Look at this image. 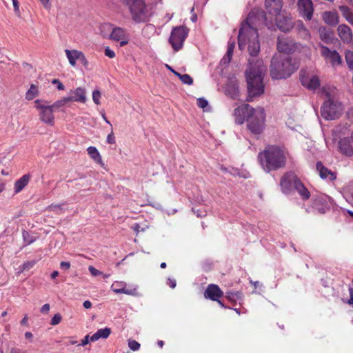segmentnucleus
Returning <instances> with one entry per match:
<instances>
[{
  "instance_id": "obj_1",
  "label": "nucleus",
  "mask_w": 353,
  "mask_h": 353,
  "mask_svg": "<svg viewBox=\"0 0 353 353\" xmlns=\"http://www.w3.org/2000/svg\"><path fill=\"white\" fill-rule=\"evenodd\" d=\"M248 41V51L251 57L248 59L245 72L247 82V101H252L264 93L263 77L267 70L261 59H256L260 52V42L256 29H254L248 21L242 24L239 31L238 46L243 50Z\"/></svg>"
},
{
  "instance_id": "obj_2",
  "label": "nucleus",
  "mask_w": 353,
  "mask_h": 353,
  "mask_svg": "<svg viewBox=\"0 0 353 353\" xmlns=\"http://www.w3.org/2000/svg\"><path fill=\"white\" fill-rule=\"evenodd\" d=\"M258 159L265 172L276 171L285 167L287 157L284 150L276 145H268L258 154Z\"/></svg>"
},
{
  "instance_id": "obj_3",
  "label": "nucleus",
  "mask_w": 353,
  "mask_h": 353,
  "mask_svg": "<svg viewBox=\"0 0 353 353\" xmlns=\"http://www.w3.org/2000/svg\"><path fill=\"white\" fill-rule=\"evenodd\" d=\"M299 68V62L290 56L276 54L272 57L270 73L273 79H287Z\"/></svg>"
},
{
  "instance_id": "obj_4",
  "label": "nucleus",
  "mask_w": 353,
  "mask_h": 353,
  "mask_svg": "<svg viewBox=\"0 0 353 353\" xmlns=\"http://www.w3.org/2000/svg\"><path fill=\"white\" fill-rule=\"evenodd\" d=\"M265 112L263 108L254 110V113L247 121L248 130L254 135H259L265 128Z\"/></svg>"
},
{
  "instance_id": "obj_5",
  "label": "nucleus",
  "mask_w": 353,
  "mask_h": 353,
  "mask_svg": "<svg viewBox=\"0 0 353 353\" xmlns=\"http://www.w3.org/2000/svg\"><path fill=\"white\" fill-rule=\"evenodd\" d=\"M128 6L132 18L136 23L145 22L147 17L145 4L143 0H123Z\"/></svg>"
},
{
  "instance_id": "obj_6",
  "label": "nucleus",
  "mask_w": 353,
  "mask_h": 353,
  "mask_svg": "<svg viewBox=\"0 0 353 353\" xmlns=\"http://www.w3.org/2000/svg\"><path fill=\"white\" fill-rule=\"evenodd\" d=\"M341 112V103L330 98L324 101L321 108V116L325 120H334L339 118Z\"/></svg>"
},
{
  "instance_id": "obj_7",
  "label": "nucleus",
  "mask_w": 353,
  "mask_h": 353,
  "mask_svg": "<svg viewBox=\"0 0 353 353\" xmlns=\"http://www.w3.org/2000/svg\"><path fill=\"white\" fill-rule=\"evenodd\" d=\"M188 33L189 29L184 26L173 28L168 41L175 52H178L183 48Z\"/></svg>"
},
{
  "instance_id": "obj_8",
  "label": "nucleus",
  "mask_w": 353,
  "mask_h": 353,
  "mask_svg": "<svg viewBox=\"0 0 353 353\" xmlns=\"http://www.w3.org/2000/svg\"><path fill=\"white\" fill-rule=\"evenodd\" d=\"M35 108L39 110V119L44 123L53 126L54 124V112L48 101L37 99L34 101Z\"/></svg>"
},
{
  "instance_id": "obj_9",
  "label": "nucleus",
  "mask_w": 353,
  "mask_h": 353,
  "mask_svg": "<svg viewBox=\"0 0 353 353\" xmlns=\"http://www.w3.org/2000/svg\"><path fill=\"white\" fill-rule=\"evenodd\" d=\"M332 199L326 194H316L312 196V208L320 214H325L330 210Z\"/></svg>"
},
{
  "instance_id": "obj_10",
  "label": "nucleus",
  "mask_w": 353,
  "mask_h": 353,
  "mask_svg": "<svg viewBox=\"0 0 353 353\" xmlns=\"http://www.w3.org/2000/svg\"><path fill=\"white\" fill-rule=\"evenodd\" d=\"M297 180H299V178L294 172L290 171L285 173L280 181L283 193L291 194L294 192V188Z\"/></svg>"
},
{
  "instance_id": "obj_11",
  "label": "nucleus",
  "mask_w": 353,
  "mask_h": 353,
  "mask_svg": "<svg viewBox=\"0 0 353 353\" xmlns=\"http://www.w3.org/2000/svg\"><path fill=\"white\" fill-rule=\"evenodd\" d=\"M254 108L249 104H243L234 110V116L235 117L234 122L236 124L241 125L254 113Z\"/></svg>"
},
{
  "instance_id": "obj_12",
  "label": "nucleus",
  "mask_w": 353,
  "mask_h": 353,
  "mask_svg": "<svg viewBox=\"0 0 353 353\" xmlns=\"http://www.w3.org/2000/svg\"><path fill=\"white\" fill-rule=\"evenodd\" d=\"M300 81L303 86L310 90H316L320 86V81L316 75L310 77L303 70L300 72Z\"/></svg>"
},
{
  "instance_id": "obj_13",
  "label": "nucleus",
  "mask_w": 353,
  "mask_h": 353,
  "mask_svg": "<svg viewBox=\"0 0 353 353\" xmlns=\"http://www.w3.org/2000/svg\"><path fill=\"white\" fill-rule=\"evenodd\" d=\"M319 46L321 49V55L325 59H329L332 65L341 64V57L336 50H331L328 47L321 43Z\"/></svg>"
},
{
  "instance_id": "obj_14",
  "label": "nucleus",
  "mask_w": 353,
  "mask_h": 353,
  "mask_svg": "<svg viewBox=\"0 0 353 353\" xmlns=\"http://www.w3.org/2000/svg\"><path fill=\"white\" fill-rule=\"evenodd\" d=\"M274 16L276 25L281 32H289L294 28V23L290 17L281 14V12Z\"/></svg>"
},
{
  "instance_id": "obj_15",
  "label": "nucleus",
  "mask_w": 353,
  "mask_h": 353,
  "mask_svg": "<svg viewBox=\"0 0 353 353\" xmlns=\"http://www.w3.org/2000/svg\"><path fill=\"white\" fill-rule=\"evenodd\" d=\"M297 6L301 14L306 17L307 20H310L314 12L312 0H298Z\"/></svg>"
},
{
  "instance_id": "obj_16",
  "label": "nucleus",
  "mask_w": 353,
  "mask_h": 353,
  "mask_svg": "<svg viewBox=\"0 0 353 353\" xmlns=\"http://www.w3.org/2000/svg\"><path fill=\"white\" fill-rule=\"evenodd\" d=\"M223 296V292L216 284H209L204 292V297L213 301H218V299Z\"/></svg>"
},
{
  "instance_id": "obj_17",
  "label": "nucleus",
  "mask_w": 353,
  "mask_h": 353,
  "mask_svg": "<svg viewBox=\"0 0 353 353\" xmlns=\"http://www.w3.org/2000/svg\"><path fill=\"white\" fill-rule=\"evenodd\" d=\"M85 89L78 87L75 90H70V95L66 97L69 102L74 101V102H80V103H85L86 101V95H85Z\"/></svg>"
},
{
  "instance_id": "obj_18",
  "label": "nucleus",
  "mask_w": 353,
  "mask_h": 353,
  "mask_svg": "<svg viewBox=\"0 0 353 353\" xmlns=\"http://www.w3.org/2000/svg\"><path fill=\"white\" fill-rule=\"evenodd\" d=\"M283 7V0H265V8L271 15H278Z\"/></svg>"
},
{
  "instance_id": "obj_19",
  "label": "nucleus",
  "mask_w": 353,
  "mask_h": 353,
  "mask_svg": "<svg viewBox=\"0 0 353 353\" xmlns=\"http://www.w3.org/2000/svg\"><path fill=\"white\" fill-rule=\"evenodd\" d=\"M316 170L322 179H327L333 181L336 179V174L325 167L321 161H317L316 164Z\"/></svg>"
},
{
  "instance_id": "obj_20",
  "label": "nucleus",
  "mask_w": 353,
  "mask_h": 353,
  "mask_svg": "<svg viewBox=\"0 0 353 353\" xmlns=\"http://www.w3.org/2000/svg\"><path fill=\"white\" fill-rule=\"evenodd\" d=\"M352 141V139L351 137H344L339 140V148L341 153L347 157L353 156V145Z\"/></svg>"
},
{
  "instance_id": "obj_21",
  "label": "nucleus",
  "mask_w": 353,
  "mask_h": 353,
  "mask_svg": "<svg viewBox=\"0 0 353 353\" xmlns=\"http://www.w3.org/2000/svg\"><path fill=\"white\" fill-rule=\"evenodd\" d=\"M296 49V46L295 43H292V42H289L285 40H281L279 37H278L277 50L279 52L284 53L285 55L289 56V54L294 52Z\"/></svg>"
},
{
  "instance_id": "obj_22",
  "label": "nucleus",
  "mask_w": 353,
  "mask_h": 353,
  "mask_svg": "<svg viewBox=\"0 0 353 353\" xmlns=\"http://www.w3.org/2000/svg\"><path fill=\"white\" fill-rule=\"evenodd\" d=\"M319 37L322 41L329 44L332 43L334 39V32L325 26H321L318 30Z\"/></svg>"
},
{
  "instance_id": "obj_23",
  "label": "nucleus",
  "mask_w": 353,
  "mask_h": 353,
  "mask_svg": "<svg viewBox=\"0 0 353 353\" xmlns=\"http://www.w3.org/2000/svg\"><path fill=\"white\" fill-rule=\"evenodd\" d=\"M338 34L344 43H350L352 39V33L350 28L345 25L341 24L337 28Z\"/></svg>"
},
{
  "instance_id": "obj_24",
  "label": "nucleus",
  "mask_w": 353,
  "mask_h": 353,
  "mask_svg": "<svg viewBox=\"0 0 353 353\" xmlns=\"http://www.w3.org/2000/svg\"><path fill=\"white\" fill-rule=\"evenodd\" d=\"M323 19L325 23L331 26H336L339 23V17L336 12H325L323 14Z\"/></svg>"
},
{
  "instance_id": "obj_25",
  "label": "nucleus",
  "mask_w": 353,
  "mask_h": 353,
  "mask_svg": "<svg viewBox=\"0 0 353 353\" xmlns=\"http://www.w3.org/2000/svg\"><path fill=\"white\" fill-rule=\"evenodd\" d=\"M225 297L232 304L239 303L243 301V294L241 291L228 290L225 293Z\"/></svg>"
},
{
  "instance_id": "obj_26",
  "label": "nucleus",
  "mask_w": 353,
  "mask_h": 353,
  "mask_svg": "<svg viewBox=\"0 0 353 353\" xmlns=\"http://www.w3.org/2000/svg\"><path fill=\"white\" fill-rule=\"evenodd\" d=\"M296 190L303 201L308 200L311 196L310 191L307 189L303 182L299 179L296 181L294 191Z\"/></svg>"
},
{
  "instance_id": "obj_27",
  "label": "nucleus",
  "mask_w": 353,
  "mask_h": 353,
  "mask_svg": "<svg viewBox=\"0 0 353 353\" xmlns=\"http://www.w3.org/2000/svg\"><path fill=\"white\" fill-rule=\"evenodd\" d=\"M111 329L109 327H105L98 330L92 336H90V341L94 342L100 339H107L111 334Z\"/></svg>"
},
{
  "instance_id": "obj_28",
  "label": "nucleus",
  "mask_w": 353,
  "mask_h": 353,
  "mask_svg": "<svg viewBox=\"0 0 353 353\" xmlns=\"http://www.w3.org/2000/svg\"><path fill=\"white\" fill-rule=\"evenodd\" d=\"M30 179V174H26L18 179L14 183V192L19 193L21 192L29 182Z\"/></svg>"
},
{
  "instance_id": "obj_29",
  "label": "nucleus",
  "mask_w": 353,
  "mask_h": 353,
  "mask_svg": "<svg viewBox=\"0 0 353 353\" xmlns=\"http://www.w3.org/2000/svg\"><path fill=\"white\" fill-rule=\"evenodd\" d=\"M239 87L236 83L230 82L227 84L225 88V94L232 99H236L239 96Z\"/></svg>"
},
{
  "instance_id": "obj_30",
  "label": "nucleus",
  "mask_w": 353,
  "mask_h": 353,
  "mask_svg": "<svg viewBox=\"0 0 353 353\" xmlns=\"http://www.w3.org/2000/svg\"><path fill=\"white\" fill-rule=\"evenodd\" d=\"M125 36V30L121 28L116 27L112 29V32L110 35V39L119 41L121 39H123Z\"/></svg>"
},
{
  "instance_id": "obj_31",
  "label": "nucleus",
  "mask_w": 353,
  "mask_h": 353,
  "mask_svg": "<svg viewBox=\"0 0 353 353\" xmlns=\"http://www.w3.org/2000/svg\"><path fill=\"white\" fill-rule=\"evenodd\" d=\"M88 154L90 157L97 163L102 165V159L98 151V150L94 146H90L87 148Z\"/></svg>"
},
{
  "instance_id": "obj_32",
  "label": "nucleus",
  "mask_w": 353,
  "mask_h": 353,
  "mask_svg": "<svg viewBox=\"0 0 353 353\" xmlns=\"http://www.w3.org/2000/svg\"><path fill=\"white\" fill-rule=\"evenodd\" d=\"M69 103H70L69 101L68 100L67 97H65L62 98L60 100H57L53 104L50 105V106L52 107V108L53 109V110L54 112H59V111L63 112L64 107Z\"/></svg>"
},
{
  "instance_id": "obj_33",
  "label": "nucleus",
  "mask_w": 353,
  "mask_h": 353,
  "mask_svg": "<svg viewBox=\"0 0 353 353\" xmlns=\"http://www.w3.org/2000/svg\"><path fill=\"white\" fill-rule=\"evenodd\" d=\"M65 52L67 58L68 59L69 63H70V65L72 66L75 65L76 60H79L80 51H78L76 50H65Z\"/></svg>"
},
{
  "instance_id": "obj_34",
  "label": "nucleus",
  "mask_w": 353,
  "mask_h": 353,
  "mask_svg": "<svg viewBox=\"0 0 353 353\" xmlns=\"http://www.w3.org/2000/svg\"><path fill=\"white\" fill-rule=\"evenodd\" d=\"M339 10L341 12L343 16L345 18V19L353 26V13L351 12L349 7L346 6H340L339 7Z\"/></svg>"
},
{
  "instance_id": "obj_35",
  "label": "nucleus",
  "mask_w": 353,
  "mask_h": 353,
  "mask_svg": "<svg viewBox=\"0 0 353 353\" xmlns=\"http://www.w3.org/2000/svg\"><path fill=\"white\" fill-rule=\"evenodd\" d=\"M39 94V90L37 87L34 85L31 84L29 90L27 91L26 94V99L27 100H32Z\"/></svg>"
},
{
  "instance_id": "obj_36",
  "label": "nucleus",
  "mask_w": 353,
  "mask_h": 353,
  "mask_svg": "<svg viewBox=\"0 0 353 353\" xmlns=\"http://www.w3.org/2000/svg\"><path fill=\"white\" fill-rule=\"evenodd\" d=\"M22 237L26 245H30L36 241V237L31 235L29 232L23 230Z\"/></svg>"
},
{
  "instance_id": "obj_37",
  "label": "nucleus",
  "mask_w": 353,
  "mask_h": 353,
  "mask_svg": "<svg viewBox=\"0 0 353 353\" xmlns=\"http://www.w3.org/2000/svg\"><path fill=\"white\" fill-rule=\"evenodd\" d=\"M345 59L347 63V65L350 70H353V52L350 50H347L345 54Z\"/></svg>"
},
{
  "instance_id": "obj_38",
  "label": "nucleus",
  "mask_w": 353,
  "mask_h": 353,
  "mask_svg": "<svg viewBox=\"0 0 353 353\" xmlns=\"http://www.w3.org/2000/svg\"><path fill=\"white\" fill-rule=\"evenodd\" d=\"M234 47H235V41H231V39H230L228 42V49H227V52L225 54L226 56H228V57H231V58L232 57Z\"/></svg>"
},
{
  "instance_id": "obj_39",
  "label": "nucleus",
  "mask_w": 353,
  "mask_h": 353,
  "mask_svg": "<svg viewBox=\"0 0 353 353\" xmlns=\"http://www.w3.org/2000/svg\"><path fill=\"white\" fill-rule=\"evenodd\" d=\"M140 343H138L137 341L133 339H129L128 340V347L130 350L132 351H137L140 348Z\"/></svg>"
},
{
  "instance_id": "obj_40",
  "label": "nucleus",
  "mask_w": 353,
  "mask_h": 353,
  "mask_svg": "<svg viewBox=\"0 0 353 353\" xmlns=\"http://www.w3.org/2000/svg\"><path fill=\"white\" fill-rule=\"evenodd\" d=\"M181 81L186 85H192L193 83V79L188 74H183L181 76Z\"/></svg>"
},
{
  "instance_id": "obj_41",
  "label": "nucleus",
  "mask_w": 353,
  "mask_h": 353,
  "mask_svg": "<svg viewBox=\"0 0 353 353\" xmlns=\"http://www.w3.org/2000/svg\"><path fill=\"white\" fill-rule=\"evenodd\" d=\"M62 206L63 205L61 204H52L48 206V210L50 211L54 212L57 214H59V212L63 210Z\"/></svg>"
},
{
  "instance_id": "obj_42",
  "label": "nucleus",
  "mask_w": 353,
  "mask_h": 353,
  "mask_svg": "<svg viewBox=\"0 0 353 353\" xmlns=\"http://www.w3.org/2000/svg\"><path fill=\"white\" fill-rule=\"evenodd\" d=\"M196 104H197L198 107H199L202 109L205 108L209 105L208 101L205 98H203V97L199 98L197 99Z\"/></svg>"
},
{
  "instance_id": "obj_43",
  "label": "nucleus",
  "mask_w": 353,
  "mask_h": 353,
  "mask_svg": "<svg viewBox=\"0 0 353 353\" xmlns=\"http://www.w3.org/2000/svg\"><path fill=\"white\" fill-rule=\"evenodd\" d=\"M36 264V261H28L25 262L22 265V270H29L31 268L34 267V265Z\"/></svg>"
},
{
  "instance_id": "obj_44",
  "label": "nucleus",
  "mask_w": 353,
  "mask_h": 353,
  "mask_svg": "<svg viewBox=\"0 0 353 353\" xmlns=\"http://www.w3.org/2000/svg\"><path fill=\"white\" fill-rule=\"evenodd\" d=\"M101 92L98 90H94L92 92V99L95 104H100Z\"/></svg>"
},
{
  "instance_id": "obj_45",
  "label": "nucleus",
  "mask_w": 353,
  "mask_h": 353,
  "mask_svg": "<svg viewBox=\"0 0 353 353\" xmlns=\"http://www.w3.org/2000/svg\"><path fill=\"white\" fill-rule=\"evenodd\" d=\"M62 319V316L59 313H57L53 316V317L51 319L50 324L52 325H58Z\"/></svg>"
},
{
  "instance_id": "obj_46",
  "label": "nucleus",
  "mask_w": 353,
  "mask_h": 353,
  "mask_svg": "<svg viewBox=\"0 0 353 353\" xmlns=\"http://www.w3.org/2000/svg\"><path fill=\"white\" fill-rule=\"evenodd\" d=\"M52 83L57 85L58 90H63L65 89L64 85L58 79H54L52 80Z\"/></svg>"
},
{
  "instance_id": "obj_47",
  "label": "nucleus",
  "mask_w": 353,
  "mask_h": 353,
  "mask_svg": "<svg viewBox=\"0 0 353 353\" xmlns=\"http://www.w3.org/2000/svg\"><path fill=\"white\" fill-rule=\"evenodd\" d=\"M88 270L93 276H97L103 274L102 272L99 271V270L96 269L92 265L89 266Z\"/></svg>"
},
{
  "instance_id": "obj_48",
  "label": "nucleus",
  "mask_w": 353,
  "mask_h": 353,
  "mask_svg": "<svg viewBox=\"0 0 353 353\" xmlns=\"http://www.w3.org/2000/svg\"><path fill=\"white\" fill-rule=\"evenodd\" d=\"M79 60L85 67L88 65V61L85 58L84 54L81 52H79Z\"/></svg>"
},
{
  "instance_id": "obj_49",
  "label": "nucleus",
  "mask_w": 353,
  "mask_h": 353,
  "mask_svg": "<svg viewBox=\"0 0 353 353\" xmlns=\"http://www.w3.org/2000/svg\"><path fill=\"white\" fill-rule=\"evenodd\" d=\"M104 54L109 58H114L115 57L114 52L111 50L109 47L105 48Z\"/></svg>"
},
{
  "instance_id": "obj_50",
  "label": "nucleus",
  "mask_w": 353,
  "mask_h": 353,
  "mask_svg": "<svg viewBox=\"0 0 353 353\" xmlns=\"http://www.w3.org/2000/svg\"><path fill=\"white\" fill-rule=\"evenodd\" d=\"M106 141L110 144L115 143V137L112 131L108 135Z\"/></svg>"
},
{
  "instance_id": "obj_51",
  "label": "nucleus",
  "mask_w": 353,
  "mask_h": 353,
  "mask_svg": "<svg viewBox=\"0 0 353 353\" xmlns=\"http://www.w3.org/2000/svg\"><path fill=\"white\" fill-rule=\"evenodd\" d=\"M137 288H134L132 289H129L125 288L124 294H128V295H136L137 294Z\"/></svg>"
},
{
  "instance_id": "obj_52",
  "label": "nucleus",
  "mask_w": 353,
  "mask_h": 353,
  "mask_svg": "<svg viewBox=\"0 0 353 353\" xmlns=\"http://www.w3.org/2000/svg\"><path fill=\"white\" fill-rule=\"evenodd\" d=\"M13 6H14V10L15 13L19 16L20 14V10H19V3L18 2V0H12Z\"/></svg>"
},
{
  "instance_id": "obj_53",
  "label": "nucleus",
  "mask_w": 353,
  "mask_h": 353,
  "mask_svg": "<svg viewBox=\"0 0 353 353\" xmlns=\"http://www.w3.org/2000/svg\"><path fill=\"white\" fill-rule=\"evenodd\" d=\"M132 229H133V230L134 232H136L137 233H139V232H143L144 231V228H141V225L139 223H134L132 226Z\"/></svg>"
},
{
  "instance_id": "obj_54",
  "label": "nucleus",
  "mask_w": 353,
  "mask_h": 353,
  "mask_svg": "<svg viewBox=\"0 0 353 353\" xmlns=\"http://www.w3.org/2000/svg\"><path fill=\"white\" fill-rule=\"evenodd\" d=\"M350 299L346 301L349 305H353V288H349Z\"/></svg>"
},
{
  "instance_id": "obj_55",
  "label": "nucleus",
  "mask_w": 353,
  "mask_h": 353,
  "mask_svg": "<svg viewBox=\"0 0 353 353\" xmlns=\"http://www.w3.org/2000/svg\"><path fill=\"white\" fill-rule=\"evenodd\" d=\"M232 58L228 57L226 54L221 59L220 63L221 65H228L231 61Z\"/></svg>"
},
{
  "instance_id": "obj_56",
  "label": "nucleus",
  "mask_w": 353,
  "mask_h": 353,
  "mask_svg": "<svg viewBox=\"0 0 353 353\" xmlns=\"http://www.w3.org/2000/svg\"><path fill=\"white\" fill-rule=\"evenodd\" d=\"M60 267L63 270H68L70 268V263L68 261H61L60 263Z\"/></svg>"
},
{
  "instance_id": "obj_57",
  "label": "nucleus",
  "mask_w": 353,
  "mask_h": 353,
  "mask_svg": "<svg viewBox=\"0 0 353 353\" xmlns=\"http://www.w3.org/2000/svg\"><path fill=\"white\" fill-rule=\"evenodd\" d=\"M50 304H48V303H46V304H44V305L41 307V308L40 311H41V313H43V314H45V313H48V311L50 310Z\"/></svg>"
},
{
  "instance_id": "obj_58",
  "label": "nucleus",
  "mask_w": 353,
  "mask_h": 353,
  "mask_svg": "<svg viewBox=\"0 0 353 353\" xmlns=\"http://www.w3.org/2000/svg\"><path fill=\"white\" fill-rule=\"evenodd\" d=\"M168 285L172 289L175 288L176 285V282L175 279H168Z\"/></svg>"
},
{
  "instance_id": "obj_59",
  "label": "nucleus",
  "mask_w": 353,
  "mask_h": 353,
  "mask_svg": "<svg viewBox=\"0 0 353 353\" xmlns=\"http://www.w3.org/2000/svg\"><path fill=\"white\" fill-rule=\"evenodd\" d=\"M90 341V337L89 335H86L81 341V343L80 344L82 346L87 345Z\"/></svg>"
},
{
  "instance_id": "obj_60",
  "label": "nucleus",
  "mask_w": 353,
  "mask_h": 353,
  "mask_svg": "<svg viewBox=\"0 0 353 353\" xmlns=\"http://www.w3.org/2000/svg\"><path fill=\"white\" fill-rule=\"evenodd\" d=\"M216 302H217L219 303V305L223 307V308H225V309H232V307H228V306H226L224 303L220 300V299H218V301H215Z\"/></svg>"
},
{
  "instance_id": "obj_61",
  "label": "nucleus",
  "mask_w": 353,
  "mask_h": 353,
  "mask_svg": "<svg viewBox=\"0 0 353 353\" xmlns=\"http://www.w3.org/2000/svg\"><path fill=\"white\" fill-rule=\"evenodd\" d=\"M83 306L85 309H89L92 307V303L90 301H85L83 303Z\"/></svg>"
},
{
  "instance_id": "obj_62",
  "label": "nucleus",
  "mask_w": 353,
  "mask_h": 353,
  "mask_svg": "<svg viewBox=\"0 0 353 353\" xmlns=\"http://www.w3.org/2000/svg\"><path fill=\"white\" fill-rule=\"evenodd\" d=\"M113 291L117 294H124L125 288H119V289H113Z\"/></svg>"
},
{
  "instance_id": "obj_63",
  "label": "nucleus",
  "mask_w": 353,
  "mask_h": 353,
  "mask_svg": "<svg viewBox=\"0 0 353 353\" xmlns=\"http://www.w3.org/2000/svg\"><path fill=\"white\" fill-rule=\"evenodd\" d=\"M28 318L27 316V315H26L21 321V325H26L27 323H28Z\"/></svg>"
},
{
  "instance_id": "obj_64",
  "label": "nucleus",
  "mask_w": 353,
  "mask_h": 353,
  "mask_svg": "<svg viewBox=\"0 0 353 353\" xmlns=\"http://www.w3.org/2000/svg\"><path fill=\"white\" fill-rule=\"evenodd\" d=\"M5 189V183L2 179H0V193L2 192Z\"/></svg>"
}]
</instances>
